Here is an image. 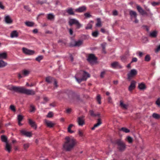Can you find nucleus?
I'll use <instances>...</instances> for the list:
<instances>
[{
	"instance_id": "obj_1",
	"label": "nucleus",
	"mask_w": 160,
	"mask_h": 160,
	"mask_svg": "<svg viewBox=\"0 0 160 160\" xmlns=\"http://www.w3.org/2000/svg\"><path fill=\"white\" fill-rule=\"evenodd\" d=\"M9 89L16 92L23 93L28 95H33L35 94V92L32 89H27L23 87H17L11 86L9 88Z\"/></svg>"
},
{
	"instance_id": "obj_2",
	"label": "nucleus",
	"mask_w": 160,
	"mask_h": 160,
	"mask_svg": "<svg viewBox=\"0 0 160 160\" xmlns=\"http://www.w3.org/2000/svg\"><path fill=\"white\" fill-rule=\"evenodd\" d=\"M76 144V141L74 139L67 137L65 138L63 147L66 151H70L74 148Z\"/></svg>"
},
{
	"instance_id": "obj_3",
	"label": "nucleus",
	"mask_w": 160,
	"mask_h": 160,
	"mask_svg": "<svg viewBox=\"0 0 160 160\" xmlns=\"http://www.w3.org/2000/svg\"><path fill=\"white\" fill-rule=\"evenodd\" d=\"M64 93L68 95L71 102H73L79 99V96L72 91L67 90H64L63 91H61L59 92L60 95Z\"/></svg>"
},
{
	"instance_id": "obj_4",
	"label": "nucleus",
	"mask_w": 160,
	"mask_h": 160,
	"mask_svg": "<svg viewBox=\"0 0 160 160\" xmlns=\"http://www.w3.org/2000/svg\"><path fill=\"white\" fill-rule=\"evenodd\" d=\"M80 73L82 75V78H78L77 77L78 75V74H77V76L75 77V78L76 80L79 83H80L82 81H86L88 78H89L90 77V74L85 71H81L80 72Z\"/></svg>"
},
{
	"instance_id": "obj_5",
	"label": "nucleus",
	"mask_w": 160,
	"mask_h": 160,
	"mask_svg": "<svg viewBox=\"0 0 160 160\" xmlns=\"http://www.w3.org/2000/svg\"><path fill=\"white\" fill-rule=\"evenodd\" d=\"M69 25L72 26L73 25H75L76 27V28L77 29H79L82 26V25L79 23L78 21L75 19H70L69 21Z\"/></svg>"
},
{
	"instance_id": "obj_6",
	"label": "nucleus",
	"mask_w": 160,
	"mask_h": 160,
	"mask_svg": "<svg viewBox=\"0 0 160 160\" xmlns=\"http://www.w3.org/2000/svg\"><path fill=\"white\" fill-rule=\"evenodd\" d=\"M138 14L134 11L131 10V21L135 23L138 22V20L137 18Z\"/></svg>"
},
{
	"instance_id": "obj_7",
	"label": "nucleus",
	"mask_w": 160,
	"mask_h": 160,
	"mask_svg": "<svg viewBox=\"0 0 160 160\" xmlns=\"http://www.w3.org/2000/svg\"><path fill=\"white\" fill-rule=\"evenodd\" d=\"M116 143L118 145V148L120 151H123L125 148V144L120 139H118L116 141Z\"/></svg>"
},
{
	"instance_id": "obj_8",
	"label": "nucleus",
	"mask_w": 160,
	"mask_h": 160,
	"mask_svg": "<svg viewBox=\"0 0 160 160\" xmlns=\"http://www.w3.org/2000/svg\"><path fill=\"white\" fill-rule=\"evenodd\" d=\"M85 117L84 116L78 117L77 118V122L79 126H82L84 125L85 123Z\"/></svg>"
},
{
	"instance_id": "obj_9",
	"label": "nucleus",
	"mask_w": 160,
	"mask_h": 160,
	"mask_svg": "<svg viewBox=\"0 0 160 160\" xmlns=\"http://www.w3.org/2000/svg\"><path fill=\"white\" fill-rule=\"evenodd\" d=\"M29 71L28 70H24L22 71V74L21 75L20 73H19L18 74V78L19 79H21L22 78L23 76H27L29 74Z\"/></svg>"
},
{
	"instance_id": "obj_10",
	"label": "nucleus",
	"mask_w": 160,
	"mask_h": 160,
	"mask_svg": "<svg viewBox=\"0 0 160 160\" xmlns=\"http://www.w3.org/2000/svg\"><path fill=\"white\" fill-rule=\"evenodd\" d=\"M97 60V58L95 55L92 54H90L87 58V60L90 62H95Z\"/></svg>"
},
{
	"instance_id": "obj_11",
	"label": "nucleus",
	"mask_w": 160,
	"mask_h": 160,
	"mask_svg": "<svg viewBox=\"0 0 160 160\" xmlns=\"http://www.w3.org/2000/svg\"><path fill=\"white\" fill-rule=\"evenodd\" d=\"M23 52L26 54L31 55L33 54L34 53V51L29 50L25 48H22Z\"/></svg>"
},
{
	"instance_id": "obj_12",
	"label": "nucleus",
	"mask_w": 160,
	"mask_h": 160,
	"mask_svg": "<svg viewBox=\"0 0 160 160\" xmlns=\"http://www.w3.org/2000/svg\"><path fill=\"white\" fill-rule=\"evenodd\" d=\"M98 118L97 119V123L94 124L93 127L92 128V130H94L95 128L98 127L102 124L101 117Z\"/></svg>"
},
{
	"instance_id": "obj_13",
	"label": "nucleus",
	"mask_w": 160,
	"mask_h": 160,
	"mask_svg": "<svg viewBox=\"0 0 160 160\" xmlns=\"http://www.w3.org/2000/svg\"><path fill=\"white\" fill-rule=\"evenodd\" d=\"M137 8L138 12L142 15H143L147 14V12L139 5H137Z\"/></svg>"
},
{
	"instance_id": "obj_14",
	"label": "nucleus",
	"mask_w": 160,
	"mask_h": 160,
	"mask_svg": "<svg viewBox=\"0 0 160 160\" xmlns=\"http://www.w3.org/2000/svg\"><path fill=\"white\" fill-rule=\"evenodd\" d=\"M21 133L27 137H30L32 136V133L31 132H27L24 130H22L20 131Z\"/></svg>"
},
{
	"instance_id": "obj_15",
	"label": "nucleus",
	"mask_w": 160,
	"mask_h": 160,
	"mask_svg": "<svg viewBox=\"0 0 160 160\" xmlns=\"http://www.w3.org/2000/svg\"><path fill=\"white\" fill-rule=\"evenodd\" d=\"M28 123L32 128H34L35 130L36 129L37 126L35 122L30 119H29Z\"/></svg>"
},
{
	"instance_id": "obj_16",
	"label": "nucleus",
	"mask_w": 160,
	"mask_h": 160,
	"mask_svg": "<svg viewBox=\"0 0 160 160\" xmlns=\"http://www.w3.org/2000/svg\"><path fill=\"white\" fill-rule=\"evenodd\" d=\"M86 10V7L84 6H83L76 9H75V11L77 12H81L85 11Z\"/></svg>"
},
{
	"instance_id": "obj_17",
	"label": "nucleus",
	"mask_w": 160,
	"mask_h": 160,
	"mask_svg": "<svg viewBox=\"0 0 160 160\" xmlns=\"http://www.w3.org/2000/svg\"><path fill=\"white\" fill-rule=\"evenodd\" d=\"M4 19L5 22L8 24H10L12 22V20L9 15L6 16L5 17Z\"/></svg>"
},
{
	"instance_id": "obj_18",
	"label": "nucleus",
	"mask_w": 160,
	"mask_h": 160,
	"mask_svg": "<svg viewBox=\"0 0 160 160\" xmlns=\"http://www.w3.org/2000/svg\"><path fill=\"white\" fill-rule=\"evenodd\" d=\"M138 74L137 70L135 69L131 70V78L134 77Z\"/></svg>"
},
{
	"instance_id": "obj_19",
	"label": "nucleus",
	"mask_w": 160,
	"mask_h": 160,
	"mask_svg": "<svg viewBox=\"0 0 160 160\" xmlns=\"http://www.w3.org/2000/svg\"><path fill=\"white\" fill-rule=\"evenodd\" d=\"M90 114L91 116L93 117H96L98 118L101 117V115L99 113H95L94 112V111L92 110H91L89 111Z\"/></svg>"
},
{
	"instance_id": "obj_20",
	"label": "nucleus",
	"mask_w": 160,
	"mask_h": 160,
	"mask_svg": "<svg viewBox=\"0 0 160 160\" xmlns=\"http://www.w3.org/2000/svg\"><path fill=\"white\" fill-rule=\"evenodd\" d=\"M18 36V33L16 30L13 31L10 34V37L11 38H17Z\"/></svg>"
},
{
	"instance_id": "obj_21",
	"label": "nucleus",
	"mask_w": 160,
	"mask_h": 160,
	"mask_svg": "<svg viewBox=\"0 0 160 160\" xmlns=\"http://www.w3.org/2000/svg\"><path fill=\"white\" fill-rule=\"evenodd\" d=\"M111 67L112 68H121V66L119 64L118 62H112L111 64Z\"/></svg>"
},
{
	"instance_id": "obj_22",
	"label": "nucleus",
	"mask_w": 160,
	"mask_h": 160,
	"mask_svg": "<svg viewBox=\"0 0 160 160\" xmlns=\"http://www.w3.org/2000/svg\"><path fill=\"white\" fill-rule=\"evenodd\" d=\"M47 19L51 21H53L55 18V16L52 13H49L47 15Z\"/></svg>"
},
{
	"instance_id": "obj_23",
	"label": "nucleus",
	"mask_w": 160,
	"mask_h": 160,
	"mask_svg": "<svg viewBox=\"0 0 160 160\" xmlns=\"http://www.w3.org/2000/svg\"><path fill=\"white\" fill-rule=\"evenodd\" d=\"M45 122L48 127L50 128H52L53 127L54 124L52 123L51 122L45 120Z\"/></svg>"
},
{
	"instance_id": "obj_24",
	"label": "nucleus",
	"mask_w": 160,
	"mask_h": 160,
	"mask_svg": "<svg viewBox=\"0 0 160 160\" xmlns=\"http://www.w3.org/2000/svg\"><path fill=\"white\" fill-rule=\"evenodd\" d=\"M54 79L53 78L49 76L46 78L45 80L48 83H50L53 82V81L54 80Z\"/></svg>"
},
{
	"instance_id": "obj_25",
	"label": "nucleus",
	"mask_w": 160,
	"mask_h": 160,
	"mask_svg": "<svg viewBox=\"0 0 160 160\" xmlns=\"http://www.w3.org/2000/svg\"><path fill=\"white\" fill-rule=\"evenodd\" d=\"M7 54L6 52L0 53V60L1 59H6L7 58Z\"/></svg>"
},
{
	"instance_id": "obj_26",
	"label": "nucleus",
	"mask_w": 160,
	"mask_h": 160,
	"mask_svg": "<svg viewBox=\"0 0 160 160\" xmlns=\"http://www.w3.org/2000/svg\"><path fill=\"white\" fill-rule=\"evenodd\" d=\"M138 87L139 89L141 90H144L146 88L145 84L142 83L139 84Z\"/></svg>"
},
{
	"instance_id": "obj_27",
	"label": "nucleus",
	"mask_w": 160,
	"mask_h": 160,
	"mask_svg": "<svg viewBox=\"0 0 160 160\" xmlns=\"http://www.w3.org/2000/svg\"><path fill=\"white\" fill-rule=\"evenodd\" d=\"M136 82L133 80L131 82V90L135 88L136 87Z\"/></svg>"
},
{
	"instance_id": "obj_28",
	"label": "nucleus",
	"mask_w": 160,
	"mask_h": 160,
	"mask_svg": "<svg viewBox=\"0 0 160 160\" xmlns=\"http://www.w3.org/2000/svg\"><path fill=\"white\" fill-rule=\"evenodd\" d=\"M66 12L69 15H73L74 13L73 12V9L71 8L68 9L66 10Z\"/></svg>"
},
{
	"instance_id": "obj_29",
	"label": "nucleus",
	"mask_w": 160,
	"mask_h": 160,
	"mask_svg": "<svg viewBox=\"0 0 160 160\" xmlns=\"http://www.w3.org/2000/svg\"><path fill=\"white\" fill-rule=\"evenodd\" d=\"M152 117L156 119H160V115L156 113H154L152 114Z\"/></svg>"
},
{
	"instance_id": "obj_30",
	"label": "nucleus",
	"mask_w": 160,
	"mask_h": 160,
	"mask_svg": "<svg viewBox=\"0 0 160 160\" xmlns=\"http://www.w3.org/2000/svg\"><path fill=\"white\" fill-rule=\"evenodd\" d=\"M120 106L123 109H127V108L128 106L127 105L123 103L122 101H120Z\"/></svg>"
},
{
	"instance_id": "obj_31",
	"label": "nucleus",
	"mask_w": 160,
	"mask_h": 160,
	"mask_svg": "<svg viewBox=\"0 0 160 160\" xmlns=\"http://www.w3.org/2000/svg\"><path fill=\"white\" fill-rule=\"evenodd\" d=\"M11 147L10 145L8 143H6V147L5 148V150L8 151L9 152L11 151Z\"/></svg>"
},
{
	"instance_id": "obj_32",
	"label": "nucleus",
	"mask_w": 160,
	"mask_h": 160,
	"mask_svg": "<svg viewBox=\"0 0 160 160\" xmlns=\"http://www.w3.org/2000/svg\"><path fill=\"white\" fill-rule=\"evenodd\" d=\"M7 65V63L2 60H0V68L5 67Z\"/></svg>"
},
{
	"instance_id": "obj_33",
	"label": "nucleus",
	"mask_w": 160,
	"mask_h": 160,
	"mask_svg": "<svg viewBox=\"0 0 160 160\" xmlns=\"http://www.w3.org/2000/svg\"><path fill=\"white\" fill-rule=\"evenodd\" d=\"M120 131H123V132L126 133H128L130 131V130L129 129H128L127 128L125 127H123L121 128V129H120Z\"/></svg>"
},
{
	"instance_id": "obj_34",
	"label": "nucleus",
	"mask_w": 160,
	"mask_h": 160,
	"mask_svg": "<svg viewBox=\"0 0 160 160\" xmlns=\"http://www.w3.org/2000/svg\"><path fill=\"white\" fill-rule=\"evenodd\" d=\"M1 139L2 141L3 142H4L6 143H8L7 142V137L5 135H3L1 136Z\"/></svg>"
},
{
	"instance_id": "obj_35",
	"label": "nucleus",
	"mask_w": 160,
	"mask_h": 160,
	"mask_svg": "<svg viewBox=\"0 0 160 160\" xmlns=\"http://www.w3.org/2000/svg\"><path fill=\"white\" fill-rule=\"evenodd\" d=\"M157 32L156 31H153L152 32H151L150 33V36L152 37L155 38L157 36Z\"/></svg>"
},
{
	"instance_id": "obj_36",
	"label": "nucleus",
	"mask_w": 160,
	"mask_h": 160,
	"mask_svg": "<svg viewBox=\"0 0 160 160\" xmlns=\"http://www.w3.org/2000/svg\"><path fill=\"white\" fill-rule=\"evenodd\" d=\"M82 41L81 40H78V41L75 42V44L74 45V46H79L82 44Z\"/></svg>"
},
{
	"instance_id": "obj_37",
	"label": "nucleus",
	"mask_w": 160,
	"mask_h": 160,
	"mask_svg": "<svg viewBox=\"0 0 160 160\" xmlns=\"http://www.w3.org/2000/svg\"><path fill=\"white\" fill-rule=\"evenodd\" d=\"M73 126V125L72 124H70L68 128V131L69 133H72L74 132L73 131L71 130V128Z\"/></svg>"
},
{
	"instance_id": "obj_38",
	"label": "nucleus",
	"mask_w": 160,
	"mask_h": 160,
	"mask_svg": "<svg viewBox=\"0 0 160 160\" xmlns=\"http://www.w3.org/2000/svg\"><path fill=\"white\" fill-rule=\"evenodd\" d=\"M25 25L28 27H32L34 25V23L30 22H25Z\"/></svg>"
},
{
	"instance_id": "obj_39",
	"label": "nucleus",
	"mask_w": 160,
	"mask_h": 160,
	"mask_svg": "<svg viewBox=\"0 0 160 160\" xmlns=\"http://www.w3.org/2000/svg\"><path fill=\"white\" fill-rule=\"evenodd\" d=\"M97 23L96 24V26L98 27H100L101 26V21L100 18L97 19Z\"/></svg>"
},
{
	"instance_id": "obj_40",
	"label": "nucleus",
	"mask_w": 160,
	"mask_h": 160,
	"mask_svg": "<svg viewBox=\"0 0 160 160\" xmlns=\"http://www.w3.org/2000/svg\"><path fill=\"white\" fill-rule=\"evenodd\" d=\"M96 99L97 101L98 102L99 104H101V98L100 95L98 94L97 97Z\"/></svg>"
},
{
	"instance_id": "obj_41",
	"label": "nucleus",
	"mask_w": 160,
	"mask_h": 160,
	"mask_svg": "<svg viewBox=\"0 0 160 160\" xmlns=\"http://www.w3.org/2000/svg\"><path fill=\"white\" fill-rule=\"evenodd\" d=\"M35 107L32 105H31L30 107V112H34L35 110Z\"/></svg>"
},
{
	"instance_id": "obj_42",
	"label": "nucleus",
	"mask_w": 160,
	"mask_h": 160,
	"mask_svg": "<svg viewBox=\"0 0 160 160\" xmlns=\"http://www.w3.org/2000/svg\"><path fill=\"white\" fill-rule=\"evenodd\" d=\"M92 35L93 37H97L98 35V32L97 31H96L93 32L92 33Z\"/></svg>"
},
{
	"instance_id": "obj_43",
	"label": "nucleus",
	"mask_w": 160,
	"mask_h": 160,
	"mask_svg": "<svg viewBox=\"0 0 160 160\" xmlns=\"http://www.w3.org/2000/svg\"><path fill=\"white\" fill-rule=\"evenodd\" d=\"M43 58V57L42 56H40L37 57L36 58V60L38 62H40L41 60H42Z\"/></svg>"
},
{
	"instance_id": "obj_44",
	"label": "nucleus",
	"mask_w": 160,
	"mask_h": 160,
	"mask_svg": "<svg viewBox=\"0 0 160 160\" xmlns=\"http://www.w3.org/2000/svg\"><path fill=\"white\" fill-rule=\"evenodd\" d=\"M10 108L13 112H15L16 111L15 107L13 105H11L10 106Z\"/></svg>"
},
{
	"instance_id": "obj_45",
	"label": "nucleus",
	"mask_w": 160,
	"mask_h": 160,
	"mask_svg": "<svg viewBox=\"0 0 160 160\" xmlns=\"http://www.w3.org/2000/svg\"><path fill=\"white\" fill-rule=\"evenodd\" d=\"M127 59V57L126 55L123 56L121 57V60L123 62L126 61Z\"/></svg>"
},
{
	"instance_id": "obj_46",
	"label": "nucleus",
	"mask_w": 160,
	"mask_h": 160,
	"mask_svg": "<svg viewBox=\"0 0 160 160\" xmlns=\"http://www.w3.org/2000/svg\"><path fill=\"white\" fill-rule=\"evenodd\" d=\"M150 58L149 55H147L145 58V60L146 61L148 62L150 60Z\"/></svg>"
},
{
	"instance_id": "obj_47",
	"label": "nucleus",
	"mask_w": 160,
	"mask_h": 160,
	"mask_svg": "<svg viewBox=\"0 0 160 160\" xmlns=\"http://www.w3.org/2000/svg\"><path fill=\"white\" fill-rule=\"evenodd\" d=\"M23 118V117L21 115H19L18 116V121H21Z\"/></svg>"
},
{
	"instance_id": "obj_48",
	"label": "nucleus",
	"mask_w": 160,
	"mask_h": 160,
	"mask_svg": "<svg viewBox=\"0 0 160 160\" xmlns=\"http://www.w3.org/2000/svg\"><path fill=\"white\" fill-rule=\"evenodd\" d=\"M24 8L28 12L31 11V9L28 6H24Z\"/></svg>"
},
{
	"instance_id": "obj_49",
	"label": "nucleus",
	"mask_w": 160,
	"mask_h": 160,
	"mask_svg": "<svg viewBox=\"0 0 160 160\" xmlns=\"http://www.w3.org/2000/svg\"><path fill=\"white\" fill-rule=\"evenodd\" d=\"M156 104L159 107L160 106V98H158L156 102Z\"/></svg>"
},
{
	"instance_id": "obj_50",
	"label": "nucleus",
	"mask_w": 160,
	"mask_h": 160,
	"mask_svg": "<svg viewBox=\"0 0 160 160\" xmlns=\"http://www.w3.org/2000/svg\"><path fill=\"white\" fill-rule=\"evenodd\" d=\"M84 15L86 18H89L91 17V15L88 12H86L84 13Z\"/></svg>"
},
{
	"instance_id": "obj_51",
	"label": "nucleus",
	"mask_w": 160,
	"mask_h": 160,
	"mask_svg": "<svg viewBox=\"0 0 160 160\" xmlns=\"http://www.w3.org/2000/svg\"><path fill=\"white\" fill-rule=\"evenodd\" d=\"M53 116V113L52 112H49L48 115H47V117L48 118H52Z\"/></svg>"
},
{
	"instance_id": "obj_52",
	"label": "nucleus",
	"mask_w": 160,
	"mask_h": 160,
	"mask_svg": "<svg viewBox=\"0 0 160 160\" xmlns=\"http://www.w3.org/2000/svg\"><path fill=\"white\" fill-rule=\"evenodd\" d=\"M92 25L90 23H89L88 24L87 26L86 27V29H91L92 28Z\"/></svg>"
},
{
	"instance_id": "obj_53",
	"label": "nucleus",
	"mask_w": 160,
	"mask_h": 160,
	"mask_svg": "<svg viewBox=\"0 0 160 160\" xmlns=\"http://www.w3.org/2000/svg\"><path fill=\"white\" fill-rule=\"evenodd\" d=\"M29 147V144L28 143H26V144H24V145H23V147H24V149L25 150H26Z\"/></svg>"
},
{
	"instance_id": "obj_54",
	"label": "nucleus",
	"mask_w": 160,
	"mask_h": 160,
	"mask_svg": "<svg viewBox=\"0 0 160 160\" xmlns=\"http://www.w3.org/2000/svg\"><path fill=\"white\" fill-rule=\"evenodd\" d=\"M159 3L158 2H152L151 4L153 6H155L158 5Z\"/></svg>"
},
{
	"instance_id": "obj_55",
	"label": "nucleus",
	"mask_w": 160,
	"mask_h": 160,
	"mask_svg": "<svg viewBox=\"0 0 160 160\" xmlns=\"http://www.w3.org/2000/svg\"><path fill=\"white\" fill-rule=\"evenodd\" d=\"M107 45L106 43H103L101 44V46L103 49H105V48Z\"/></svg>"
},
{
	"instance_id": "obj_56",
	"label": "nucleus",
	"mask_w": 160,
	"mask_h": 160,
	"mask_svg": "<svg viewBox=\"0 0 160 160\" xmlns=\"http://www.w3.org/2000/svg\"><path fill=\"white\" fill-rule=\"evenodd\" d=\"M46 2H43L40 0H38L37 2L38 4H39L41 5H42L44 3H45Z\"/></svg>"
},
{
	"instance_id": "obj_57",
	"label": "nucleus",
	"mask_w": 160,
	"mask_h": 160,
	"mask_svg": "<svg viewBox=\"0 0 160 160\" xmlns=\"http://www.w3.org/2000/svg\"><path fill=\"white\" fill-rule=\"evenodd\" d=\"M53 82H54L53 84H54V86L56 88H57L58 87V85L57 84V82L55 79H54V80L53 81Z\"/></svg>"
},
{
	"instance_id": "obj_58",
	"label": "nucleus",
	"mask_w": 160,
	"mask_h": 160,
	"mask_svg": "<svg viewBox=\"0 0 160 160\" xmlns=\"http://www.w3.org/2000/svg\"><path fill=\"white\" fill-rule=\"evenodd\" d=\"M138 60L137 58H133L132 59L131 62H136Z\"/></svg>"
},
{
	"instance_id": "obj_59",
	"label": "nucleus",
	"mask_w": 160,
	"mask_h": 160,
	"mask_svg": "<svg viewBox=\"0 0 160 160\" xmlns=\"http://www.w3.org/2000/svg\"><path fill=\"white\" fill-rule=\"evenodd\" d=\"M160 50V44L158 45L157 48L155 50V52H158Z\"/></svg>"
},
{
	"instance_id": "obj_60",
	"label": "nucleus",
	"mask_w": 160,
	"mask_h": 160,
	"mask_svg": "<svg viewBox=\"0 0 160 160\" xmlns=\"http://www.w3.org/2000/svg\"><path fill=\"white\" fill-rule=\"evenodd\" d=\"M105 71H103L102 72H101V74H100V77L101 78H102L103 77L105 74Z\"/></svg>"
},
{
	"instance_id": "obj_61",
	"label": "nucleus",
	"mask_w": 160,
	"mask_h": 160,
	"mask_svg": "<svg viewBox=\"0 0 160 160\" xmlns=\"http://www.w3.org/2000/svg\"><path fill=\"white\" fill-rule=\"evenodd\" d=\"M0 8L2 9L4 8V7L3 5L2 2H0Z\"/></svg>"
},
{
	"instance_id": "obj_62",
	"label": "nucleus",
	"mask_w": 160,
	"mask_h": 160,
	"mask_svg": "<svg viewBox=\"0 0 160 160\" xmlns=\"http://www.w3.org/2000/svg\"><path fill=\"white\" fill-rule=\"evenodd\" d=\"M113 15L114 16L117 15H118L117 11L116 10L113 11Z\"/></svg>"
},
{
	"instance_id": "obj_63",
	"label": "nucleus",
	"mask_w": 160,
	"mask_h": 160,
	"mask_svg": "<svg viewBox=\"0 0 160 160\" xmlns=\"http://www.w3.org/2000/svg\"><path fill=\"white\" fill-rule=\"evenodd\" d=\"M69 32L70 35H72L73 33V31H72V28H70L69 29Z\"/></svg>"
},
{
	"instance_id": "obj_64",
	"label": "nucleus",
	"mask_w": 160,
	"mask_h": 160,
	"mask_svg": "<svg viewBox=\"0 0 160 160\" xmlns=\"http://www.w3.org/2000/svg\"><path fill=\"white\" fill-rule=\"evenodd\" d=\"M108 100L109 103H111L112 102V98L111 97H109L108 99Z\"/></svg>"
}]
</instances>
